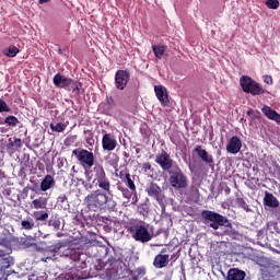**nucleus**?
I'll list each match as a JSON object with an SVG mask.
<instances>
[{
	"label": "nucleus",
	"instance_id": "obj_1",
	"mask_svg": "<svg viewBox=\"0 0 280 280\" xmlns=\"http://www.w3.org/2000/svg\"><path fill=\"white\" fill-rule=\"evenodd\" d=\"M84 205L90 211H102L103 209L115 211L117 207V202L113 200L112 194L101 192L100 190L89 194L84 198Z\"/></svg>",
	"mask_w": 280,
	"mask_h": 280
},
{
	"label": "nucleus",
	"instance_id": "obj_2",
	"mask_svg": "<svg viewBox=\"0 0 280 280\" xmlns=\"http://www.w3.org/2000/svg\"><path fill=\"white\" fill-rule=\"evenodd\" d=\"M201 218L207 220V222H210V229L218 231L220 226H224L223 235H233V225L224 215L211 210H203L201 212Z\"/></svg>",
	"mask_w": 280,
	"mask_h": 280
},
{
	"label": "nucleus",
	"instance_id": "obj_3",
	"mask_svg": "<svg viewBox=\"0 0 280 280\" xmlns=\"http://www.w3.org/2000/svg\"><path fill=\"white\" fill-rule=\"evenodd\" d=\"M52 256L47 257L46 259H58V257H69L72 261H78L80 259V255L75 253V249H71L69 247V241L61 240L55 245L49 247Z\"/></svg>",
	"mask_w": 280,
	"mask_h": 280
},
{
	"label": "nucleus",
	"instance_id": "obj_4",
	"mask_svg": "<svg viewBox=\"0 0 280 280\" xmlns=\"http://www.w3.org/2000/svg\"><path fill=\"white\" fill-rule=\"evenodd\" d=\"M168 174L171 176L170 185L173 189H187L189 187V179L179 166H175Z\"/></svg>",
	"mask_w": 280,
	"mask_h": 280
},
{
	"label": "nucleus",
	"instance_id": "obj_5",
	"mask_svg": "<svg viewBox=\"0 0 280 280\" xmlns=\"http://www.w3.org/2000/svg\"><path fill=\"white\" fill-rule=\"evenodd\" d=\"M72 154L84 170H91L95 165V155L86 149H74Z\"/></svg>",
	"mask_w": 280,
	"mask_h": 280
},
{
	"label": "nucleus",
	"instance_id": "obj_6",
	"mask_svg": "<svg viewBox=\"0 0 280 280\" xmlns=\"http://www.w3.org/2000/svg\"><path fill=\"white\" fill-rule=\"evenodd\" d=\"M129 233H131L136 242H141L145 244L152 240V233L143 224H136L128 228Z\"/></svg>",
	"mask_w": 280,
	"mask_h": 280
},
{
	"label": "nucleus",
	"instance_id": "obj_7",
	"mask_svg": "<svg viewBox=\"0 0 280 280\" xmlns=\"http://www.w3.org/2000/svg\"><path fill=\"white\" fill-rule=\"evenodd\" d=\"M240 83L244 93H250V95H261L266 92L259 83L252 80L249 77L243 75Z\"/></svg>",
	"mask_w": 280,
	"mask_h": 280
},
{
	"label": "nucleus",
	"instance_id": "obj_8",
	"mask_svg": "<svg viewBox=\"0 0 280 280\" xmlns=\"http://www.w3.org/2000/svg\"><path fill=\"white\" fill-rule=\"evenodd\" d=\"M155 163L160 165L163 172H168V174L171 170H174L175 166H178V164H176V162L172 160V158L167 154L166 151H162L160 154L155 156Z\"/></svg>",
	"mask_w": 280,
	"mask_h": 280
},
{
	"label": "nucleus",
	"instance_id": "obj_9",
	"mask_svg": "<svg viewBox=\"0 0 280 280\" xmlns=\"http://www.w3.org/2000/svg\"><path fill=\"white\" fill-rule=\"evenodd\" d=\"M130 80V72L128 70H118L115 74V86L118 91H124L128 86Z\"/></svg>",
	"mask_w": 280,
	"mask_h": 280
},
{
	"label": "nucleus",
	"instance_id": "obj_10",
	"mask_svg": "<svg viewBox=\"0 0 280 280\" xmlns=\"http://www.w3.org/2000/svg\"><path fill=\"white\" fill-rule=\"evenodd\" d=\"M145 191L150 198H154L159 205L165 200V195H163V190L161 187L154 183H151L147 188Z\"/></svg>",
	"mask_w": 280,
	"mask_h": 280
},
{
	"label": "nucleus",
	"instance_id": "obj_11",
	"mask_svg": "<svg viewBox=\"0 0 280 280\" xmlns=\"http://www.w3.org/2000/svg\"><path fill=\"white\" fill-rule=\"evenodd\" d=\"M165 253H167V249L164 248L161 250L160 254H158L154 257L153 266L158 270H161V268H167V266H170V254H165Z\"/></svg>",
	"mask_w": 280,
	"mask_h": 280
},
{
	"label": "nucleus",
	"instance_id": "obj_12",
	"mask_svg": "<svg viewBox=\"0 0 280 280\" xmlns=\"http://www.w3.org/2000/svg\"><path fill=\"white\" fill-rule=\"evenodd\" d=\"M102 147L106 152H113L117 148V139L113 133H105L102 138Z\"/></svg>",
	"mask_w": 280,
	"mask_h": 280
},
{
	"label": "nucleus",
	"instance_id": "obj_13",
	"mask_svg": "<svg viewBox=\"0 0 280 280\" xmlns=\"http://www.w3.org/2000/svg\"><path fill=\"white\" fill-rule=\"evenodd\" d=\"M71 82H73V79L65 77V74L57 73L55 74L52 79V83L57 89H67L68 86H71Z\"/></svg>",
	"mask_w": 280,
	"mask_h": 280
},
{
	"label": "nucleus",
	"instance_id": "obj_14",
	"mask_svg": "<svg viewBox=\"0 0 280 280\" xmlns=\"http://www.w3.org/2000/svg\"><path fill=\"white\" fill-rule=\"evenodd\" d=\"M240 150H242V140H240L237 136H233L226 145V152H229V154H237Z\"/></svg>",
	"mask_w": 280,
	"mask_h": 280
},
{
	"label": "nucleus",
	"instance_id": "obj_15",
	"mask_svg": "<svg viewBox=\"0 0 280 280\" xmlns=\"http://www.w3.org/2000/svg\"><path fill=\"white\" fill-rule=\"evenodd\" d=\"M194 152L200 158V160L206 163V165H212L213 164V155L209 154L207 150L202 149L201 145H197L194 149Z\"/></svg>",
	"mask_w": 280,
	"mask_h": 280
},
{
	"label": "nucleus",
	"instance_id": "obj_16",
	"mask_svg": "<svg viewBox=\"0 0 280 280\" xmlns=\"http://www.w3.org/2000/svg\"><path fill=\"white\" fill-rule=\"evenodd\" d=\"M154 91H155V95H156L159 102H161L162 106L170 104V98L167 97V90L165 89V86L155 85Z\"/></svg>",
	"mask_w": 280,
	"mask_h": 280
},
{
	"label": "nucleus",
	"instance_id": "obj_17",
	"mask_svg": "<svg viewBox=\"0 0 280 280\" xmlns=\"http://www.w3.org/2000/svg\"><path fill=\"white\" fill-rule=\"evenodd\" d=\"M261 113H264L267 119H270L271 121H276L277 124H280V114L277 113L275 109H272L270 106L265 105L261 108Z\"/></svg>",
	"mask_w": 280,
	"mask_h": 280
},
{
	"label": "nucleus",
	"instance_id": "obj_18",
	"mask_svg": "<svg viewBox=\"0 0 280 280\" xmlns=\"http://www.w3.org/2000/svg\"><path fill=\"white\" fill-rule=\"evenodd\" d=\"M92 177H93V183H97L98 180H102L103 178H106V171H104V166L102 164H96L92 168Z\"/></svg>",
	"mask_w": 280,
	"mask_h": 280
},
{
	"label": "nucleus",
	"instance_id": "obj_19",
	"mask_svg": "<svg viewBox=\"0 0 280 280\" xmlns=\"http://www.w3.org/2000/svg\"><path fill=\"white\" fill-rule=\"evenodd\" d=\"M92 177H93V183H97L98 180H102L103 178H106V171H104V166L102 164H96L92 168Z\"/></svg>",
	"mask_w": 280,
	"mask_h": 280
},
{
	"label": "nucleus",
	"instance_id": "obj_20",
	"mask_svg": "<svg viewBox=\"0 0 280 280\" xmlns=\"http://www.w3.org/2000/svg\"><path fill=\"white\" fill-rule=\"evenodd\" d=\"M264 206L269 207L270 209H277V207H279V200L275 195L265 191Z\"/></svg>",
	"mask_w": 280,
	"mask_h": 280
},
{
	"label": "nucleus",
	"instance_id": "obj_21",
	"mask_svg": "<svg viewBox=\"0 0 280 280\" xmlns=\"http://www.w3.org/2000/svg\"><path fill=\"white\" fill-rule=\"evenodd\" d=\"M246 272L237 268H232L228 271V280H244Z\"/></svg>",
	"mask_w": 280,
	"mask_h": 280
},
{
	"label": "nucleus",
	"instance_id": "obj_22",
	"mask_svg": "<svg viewBox=\"0 0 280 280\" xmlns=\"http://www.w3.org/2000/svg\"><path fill=\"white\" fill-rule=\"evenodd\" d=\"M80 271L78 270V267H72L68 272L62 273L59 277V280H75L80 279Z\"/></svg>",
	"mask_w": 280,
	"mask_h": 280
},
{
	"label": "nucleus",
	"instance_id": "obj_23",
	"mask_svg": "<svg viewBox=\"0 0 280 280\" xmlns=\"http://www.w3.org/2000/svg\"><path fill=\"white\" fill-rule=\"evenodd\" d=\"M56 185V179L51 175H46L40 183V190L42 191H49L51 187Z\"/></svg>",
	"mask_w": 280,
	"mask_h": 280
},
{
	"label": "nucleus",
	"instance_id": "obj_24",
	"mask_svg": "<svg viewBox=\"0 0 280 280\" xmlns=\"http://www.w3.org/2000/svg\"><path fill=\"white\" fill-rule=\"evenodd\" d=\"M94 184L97 185L105 194H110V180L108 177H103V179H98V182Z\"/></svg>",
	"mask_w": 280,
	"mask_h": 280
},
{
	"label": "nucleus",
	"instance_id": "obj_25",
	"mask_svg": "<svg viewBox=\"0 0 280 280\" xmlns=\"http://www.w3.org/2000/svg\"><path fill=\"white\" fill-rule=\"evenodd\" d=\"M122 182L125 183L126 187L131 191V194H137V186L135 185V182L130 177V174L127 173L122 177Z\"/></svg>",
	"mask_w": 280,
	"mask_h": 280
},
{
	"label": "nucleus",
	"instance_id": "obj_26",
	"mask_svg": "<svg viewBox=\"0 0 280 280\" xmlns=\"http://www.w3.org/2000/svg\"><path fill=\"white\" fill-rule=\"evenodd\" d=\"M152 49H153V54H154L155 58L161 60V58H163V56H165V51H167V46L153 45Z\"/></svg>",
	"mask_w": 280,
	"mask_h": 280
},
{
	"label": "nucleus",
	"instance_id": "obj_27",
	"mask_svg": "<svg viewBox=\"0 0 280 280\" xmlns=\"http://www.w3.org/2000/svg\"><path fill=\"white\" fill-rule=\"evenodd\" d=\"M32 209H47V198L39 197L32 201Z\"/></svg>",
	"mask_w": 280,
	"mask_h": 280
},
{
	"label": "nucleus",
	"instance_id": "obj_28",
	"mask_svg": "<svg viewBox=\"0 0 280 280\" xmlns=\"http://www.w3.org/2000/svg\"><path fill=\"white\" fill-rule=\"evenodd\" d=\"M4 124H7L9 128H16V126H19L21 121L19 120V118H16V116L9 115L4 118Z\"/></svg>",
	"mask_w": 280,
	"mask_h": 280
},
{
	"label": "nucleus",
	"instance_id": "obj_29",
	"mask_svg": "<svg viewBox=\"0 0 280 280\" xmlns=\"http://www.w3.org/2000/svg\"><path fill=\"white\" fill-rule=\"evenodd\" d=\"M107 163L110 165V167H114V170H117L119 166V155L117 153H112L107 158Z\"/></svg>",
	"mask_w": 280,
	"mask_h": 280
},
{
	"label": "nucleus",
	"instance_id": "obj_30",
	"mask_svg": "<svg viewBox=\"0 0 280 280\" xmlns=\"http://www.w3.org/2000/svg\"><path fill=\"white\" fill-rule=\"evenodd\" d=\"M33 218L34 220H36V222H45L49 219V213L45 212V211H35L33 213Z\"/></svg>",
	"mask_w": 280,
	"mask_h": 280
},
{
	"label": "nucleus",
	"instance_id": "obj_31",
	"mask_svg": "<svg viewBox=\"0 0 280 280\" xmlns=\"http://www.w3.org/2000/svg\"><path fill=\"white\" fill-rule=\"evenodd\" d=\"M21 226L25 231H32L36 226V223L34 222L33 219H26L21 221Z\"/></svg>",
	"mask_w": 280,
	"mask_h": 280
},
{
	"label": "nucleus",
	"instance_id": "obj_32",
	"mask_svg": "<svg viewBox=\"0 0 280 280\" xmlns=\"http://www.w3.org/2000/svg\"><path fill=\"white\" fill-rule=\"evenodd\" d=\"M131 275L135 280L143 279V277H145V268L139 267V268L135 269L133 271H131Z\"/></svg>",
	"mask_w": 280,
	"mask_h": 280
},
{
	"label": "nucleus",
	"instance_id": "obj_33",
	"mask_svg": "<svg viewBox=\"0 0 280 280\" xmlns=\"http://www.w3.org/2000/svg\"><path fill=\"white\" fill-rule=\"evenodd\" d=\"M19 54V49L16 46H9L7 49L3 50V55L8 56V58H14Z\"/></svg>",
	"mask_w": 280,
	"mask_h": 280
},
{
	"label": "nucleus",
	"instance_id": "obj_34",
	"mask_svg": "<svg viewBox=\"0 0 280 280\" xmlns=\"http://www.w3.org/2000/svg\"><path fill=\"white\" fill-rule=\"evenodd\" d=\"M50 130H52V132H65L67 125H65V122H58L57 125L50 122Z\"/></svg>",
	"mask_w": 280,
	"mask_h": 280
},
{
	"label": "nucleus",
	"instance_id": "obj_35",
	"mask_svg": "<svg viewBox=\"0 0 280 280\" xmlns=\"http://www.w3.org/2000/svg\"><path fill=\"white\" fill-rule=\"evenodd\" d=\"M70 88L75 95H80V91H82V83H80V81L72 80Z\"/></svg>",
	"mask_w": 280,
	"mask_h": 280
},
{
	"label": "nucleus",
	"instance_id": "obj_36",
	"mask_svg": "<svg viewBox=\"0 0 280 280\" xmlns=\"http://www.w3.org/2000/svg\"><path fill=\"white\" fill-rule=\"evenodd\" d=\"M235 205H237V207H241V209H244V211H250V208L248 207V203H246V200H244V198H236Z\"/></svg>",
	"mask_w": 280,
	"mask_h": 280
},
{
	"label": "nucleus",
	"instance_id": "obj_37",
	"mask_svg": "<svg viewBox=\"0 0 280 280\" xmlns=\"http://www.w3.org/2000/svg\"><path fill=\"white\" fill-rule=\"evenodd\" d=\"M118 191H120L124 196V198H127V200H130V198H132V190H129L128 188H124L122 186H118L117 187Z\"/></svg>",
	"mask_w": 280,
	"mask_h": 280
},
{
	"label": "nucleus",
	"instance_id": "obj_38",
	"mask_svg": "<svg viewBox=\"0 0 280 280\" xmlns=\"http://www.w3.org/2000/svg\"><path fill=\"white\" fill-rule=\"evenodd\" d=\"M0 261H2L1 270H8V268H10V266H12L13 264V260L11 257L0 258Z\"/></svg>",
	"mask_w": 280,
	"mask_h": 280
},
{
	"label": "nucleus",
	"instance_id": "obj_39",
	"mask_svg": "<svg viewBox=\"0 0 280 280\" xmlns=\"http://www.w3.org/2000/svg\"><path fill=\"white\" fill-rule=\"evenodd\" d=\"M266 5L270 10H277V8H279V0H267Z\"/></svg>",
	"mask_w": 280,
	"mask_h": 280
},
{
	"label": "nucleus",
	"instance_id": "obj_40",
	"mask_svg": "<svg viewBox=\"0 0 280 280\" xmlns=\"http://www.w3.org/2000/svg\"><path fill=\"white\" fill-rule=\"evenodd\" d=\"M113 108H115V100H113V97H107L105 110H113Z\"/></svg>",
	"mask_w": 280,
	"mask_h": 280
},
{
	"label": "nucleus",
	"instance_id": "obj_41",
	"mask_svg": "<svg viewBox=\"0 0 280 280\" xmlns=\"http://www.w3.org/2000/svg\"><path fill=\"white\" fill-rule=\"evenodd\" d=\"M12 110L5 101L0 98V113H10Z\"/></svg>",
	"mask_w": 280,
	"mask_h": 280
},
{
	"label": "nucleus",
	"instance_id": "obj_42",
	"mask_svg": "<svg viewBox=\"0 0 280 280\" xmlns=\"http://www.w3.org/2000/svg\"><path fill=\"white\" fill-rule=\"evenodd\" d=\"M49 226H52L55 229V231H60V220H50L48 222Z\"/></svg>",
	"mask_w": 280,
	"mask_h": 280
},
{
	"label": "nucleus",
	"instance_id": "obj_43",
	"mask_svg": "<svg viewBox=\"0 0 280 280\" xmlns=\"http://www.w3.org/2000/svg\"><path fill=\"white\" fill-rule=\"evenodd\" d=\"M142 170H144L145 173L152 172V164H150L149 162L143 163Z\"/></svg>",
	"mask_w": 280,
	"mask_h": 280
},
{
	"label": "nucleus",
	"instance_id": "obj_44",
	"mask_svg": "<svg viewBox=\"0 0 280 280\" xmlns=\"http://www.w3.org/2000/svg\"><path fill=\"white\" fill-rule=\"evenodd\" d=\"M28 280H47V277H45V276H36V275H31L30 277H28Z\"/></svg>",
	"mask_w": 280,
	"mask_h": 280
},
{
	"label": "nucleus",
	"instance_id": "obj_45",
	"mask_svg": "<svg viewBox=\"0 0 280 280\" xmlns=\"http://www.w3.org/2000/svg\"><path fill=\"white\" fill-rule=\"evenodd\" d=\"M264 82L266 84H272V77L271 75H265L264 77Z\"/></svg>",
	"mask_w": 280,
	"mask_h": 280
},
{
	"label": "nucleus",
	"instance_id": "obj_46",
	"mask_svg": "<svg viewBox=\"0 0 280 280\" xmlns=\"http://www.w3.org/2000/svg\"><path fill=\"white\" fill-rule=\"evenodd\" d=\"M131 205H137V202H139V198L137 197V192L132 194L131 196Z\"/></svg>",
	"mask_w": 280,
	"mask_h": 280
},
{
	"label": "nucleus",
	"instance_id": "obj_47",
	"mask_svg": "<svg viewBox=\"0 0 280 280\" xmlns=\"http://www.w3.org/2000/svg\"><path fill=\"white\" fill-rule=\"evenodd\" d=\"M14 145H16L18 148H21V139H15L14 140Z\"/></svg>",
	"mask_w": 280,
	"mask_h": 280
},
{
	"label": "nucleus",
	"instance_id": "obj_48",
	"mask_svg": "<svg viewBox=\"0 0 280 280\" xmlns=\"http://www.w3.org/2000/svg\"><path fill=\"white\" fill-rule=\"evenodd\" d=\"M49 1H51V0H38V3H39L40 5H43V4H45V3H49Z\"/></svg>",
	"mask_w": 280,
	"mask_h": 280
},
{
	"label": "nucleus",
	"instance_id": "obj_49",
	"mask_svg": "<svg viewBox=\"0 0 280 280\" xmlns=\"http://www.w3.org/2000/svg\"><path fill=\"white\" fill-rule=\"evenodd\" d=\"M67 200V196L61 197V202H65Z\"/></svg>",
	"mask_w": 280,
	"mask_h": 280
},
{
	"label": "nucleus",
	"instance_id": "obj_50",
	"mask_svg": "<svg viewBox=\"0 0 280 280\" xmlns=\"http://www.w3.org/2000/svg\"><path fill=\"white\" fill-rule=\"evenodd\" d=\"M26 246H32L33 244L31 242L27 243V241L24 243Z\"/></svg>",
	"mask_w": 280,
	"mask_h": 280
},
{
	"label": "nucleus",
	"instance_id": "obj_51",
	"mask_svg": "<svg viewBox=\"0 0 280 280\" xmlns=\"http://www.w3.org/2000/svg\"><path fill=\"white\" fill-rule=\"evenodd\" d=\"M57 237H62V233L58 232Z\"/></svg>",
	"mask_w": 280,
	"mask_h": 280
},
{
	"label": "nucleus",
	"instance_id": "obj_52",
	"mask_svg": "<svg viewBox=\"0 0 280 280\" xmlns=\"http://www.w3.org/2000/svg\"><path fill=\"white\" fill-rule=\"evenodd\" d=\"M0 257H3V250H0Z\"/></svg>",
	"mask_w": 280,
	"mask_h": 280
},
{
	"label": "nucleus",
	"instance_id": "obj_53",
	"mask_svg": "<svg viewBox=\"0 0 280 280\" xmlns=\"http://www.w3.org/2000/svg\"><path fill=\"white\" fill-rule=\"evenodd\" d=\"M1 213H3V209H2V208H0V214H1Z\"/></svg>",
	"mask_w": 280,
	"mask_h": 280
},
{
	"label": "nucleus",
	"instance_id": "obj_54",
	"mask_svg": "<svg viewBox=\"0 0 280 280\" xmlns=\"http://www.w3.org/2000/svg\"><path fill=\"white\" fill-rule=\"evenodd\" d=\"M28 242H32V237L28 238Z\"/></svg>",
	"mask_w": 280,
	"mask_h": 280
},
{
	"label": "nucleus",
	"instance_id": "obj_55",
	"mask_svg": "<svg viewBox=\"0 0 280 280\" xmlns=\"http://www.w3.org/2000/svg\"><path fill=\"white\" fill-rule=\"evenodd\" d=\"M125 154V156H128V153H124Z\"/></svg>",
	"mask_w": 280,
	"mask_h": 280
}]
</instances>
